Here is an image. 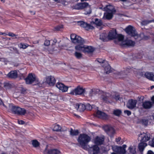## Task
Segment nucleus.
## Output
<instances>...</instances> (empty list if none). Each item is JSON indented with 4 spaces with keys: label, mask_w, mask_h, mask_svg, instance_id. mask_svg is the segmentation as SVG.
<instances>
[{
    "label": "nucleus",
    "mask_w": 154,
    "mask_h": 154,
    "mask_svg": "<svg viewBox=\"0 0 154 154\" xmlns=\"http://www.w3.org/2000/svg\"><path fill=\"white\" fill-rule=\"evenodd\" d=\"M74 55L78 59H80L82 57V54L81 53L78 52V51H76L75 52Z\"/></svg>",
    "instance_id": "nucleus-37"
},
{
    "label": "nucleus",
    "mask_w": 154,
    "mask_h": 154,
    "mask_svg": "<svg viewBox=\"0 0 154 154\" xmlns=\"http://www.w3.org/2000/svg\"><path fill=\"white\" fill-rule=\"evenodd\" d=\"M147 145L146 143L141 142L138 145V149L139 151L140 152H142L143 150L145 147Z\"/></svg>",
    "instance_id": "nucleus-32"
},
{
    "label": "nucleus",
    "mask_w": 154,
    "mask_h": 154,
    "mask_svg": "<svg viewBox=\"0 0 154 154\" xmlns=\"http://www.w3.org/2000/svg\"><path fill=\"white\" fill-rule=\"evenodd\" d=\"M56 86L62 92L66 91L68 88L67 86H65L63 84L60 82H58L56 84Z\"/></svg>",
    "instance_id": "nucleus-17"
},
{
    "label": "nucleus",
    "mask_w": 154,
    "mask_h": 154,
    "mask_svg": "<svg viewBox=\"0 0 154 154\" xmlns=\"http://www.w3.org/2000/svg\"><path fill=\"white\" fill-rule=\"evenodd\" d=\"M8 103H7L6 105H5V104L3 103L2 101L0 99V105H1L2 104L5 107V106H8L7 104Z\"/></svg>",
    "instance_id": "nucleus-56"
},
{
    "label": "nucleus",
    "mask_w": 154,
    "mask_h": 154,
    "mask_svg": "<svg viewBox=\"0 0 154 154\" xmlns=\"http://www.w3.org/2000/svg\"><path fill=\"white\" fill-rule=\"evenodd\" d=\"M107 35L105 33H102L100 35V39L103 41L105 42L106 41Z\"/></svg>",
    "instance_id": "nucleus-35"
},
{
    "label": "nucleus",
    "mask_w": 154,
    "mask_h": 154,
    "mask_svg": "<svg viewBox=\"0 0 154 154\" xmlns=\"http://www.w3.org/2000/svg\"><path fill=\"white\" fill-rule=\"evenodd\" d=\"M8 35L12 37H16L15 38H18L17 37L18 36L17 35L15 34L12 32H9L8 34H7Z\"/></svg>",
    "instance_id": "nucleus-45"
},
{
    "label": "nucleus",
    "mask_w": 154,
    "mask_h": 154,
    "mask_svg": "<svg viewBox=\"0 0 154 154\" xmlns=\"http://www.w3.org/2000/svg\"><path fill=\"white\" fill-rule=\"evenodd\" d=\"M94 23L95 24L98 26H100L102 24V22L100 20L97 19H95Z\"/></svg>",
    "instance_id": "nucleus-44"
},
{
    "label": "nucleus",
    "mask_w": 154,
    "mask_h": 154,
    "mask_svg": "<svg viewBox=\"0 0 154 154\" xmlns=\"http://www.w3.org/2000/svg\"><path fill=\"white\" fill-rule=\"evenodd\" d=\"M113 112L114 115L119 116L122 113V111L120 110L117 109L114 110Z\"/></svg>",
    "instance_id": "nucleus-39"
},
{
    "label": "nucleus",
    "mask_w": 154,
    "mask_h": 154,
    "mask_svg": "<svg viewBox=\"0 0 154 154\" xmlns=\"http://www.w3.org/2000/svg\"><path fill=\"white\" fill-rule=\"evenodd\" d=\"M97 61L99 63H101V65L102 66H104V65H105V62H107L105 60H103L101 59H98Z\"/></svg>",
    "instance_id": "nucleus-42"
},
{
    "label": "nucleus",
    "mask_w": 154,
    "mask_h": 154,
    "mask_svg": "<svg viewBox=\"0 0 154 154\" xmlns=\"http://www.w3.org/2000/svg\"><path fill=\"white\" fill-rule=\"evenodd\" d=\"M147 154H154V153L151 150H149L148 151Z\"/></svg>",
    "instance_id": "nucleus-57"
},
{
    "label": "nucleus",
    "mask_w": 154,
    "mask_h": 154,
    "mask_svg": "<svg viewBox=\"0 0 154 154\" xmlns=\"http://www.w3.org/2000/svg\"><path fill=\"white\" fill-rule=\"evenodd\" d=\"M102 9L107 12L115 13L116 11L114 7L111 5H106V7L102 8Z\"/></svg>",
    "instance_id": "nucleus-19"
},
{
    "label": "nucleus",
    "mask_w": 154,
    "mask_h": 154,
    "mask_svg": "<svg viewBox=\"0 0 154 154\" xmlns=\"http://www.w3.org/2000/svg\"><path fill=\"white\" fill-rule=\"evenodd\" d=\"M63 26L62 25H61L60 26H56L55 27V29L56 30L58 31L60 30L61 29L63 28Z\"/></svg>",
    "instance_id": "nucleus-51"
},
{
    "label": "nucleus",
    "mask_w": 154,
    "mask_h": 154,
    "mask_svg": "<svg viewBox=\"0 0 154 154\" xmlns=\"http://www.w3.org/2000/svg\"><path fill=\"white\" fill-rule=\"evenodd\" d=\"M85 106V109L88 110H91L92 108L91 106L89 104H87Z\"/></svg>",
    "instance_id": "nucleus-47"
},
{
    "label": "nucleus",
    "mask_w": 154,
    "mask_h": 154,
    "mask_svg": "<svg viewBox=\"0 0 154 154\" xmlns=\"http://www.w3.org/2000/svg\"><path fill=\"white\" fill-rule=\"evenodd\" d=\"M151 100L153 104H154V96L152 97L151 98Z\"/></svg>",
    "instance_id": "nucleus-59"
},
{
    "label": "nucleus",
    "mask_w": 154,
    "mask_h": 154,
    "mask_svg": "<svg viewBox=\"0 0 154 154\" xmlns=\"http://www.w3.org/2000/svg\"><path fill=\"white\" fill-rule=\"evenodd\" d=\"M55 50L54 48H49L47 50V51L49 53H51L52 52L54 51Z\"/></svg>",
    "instance_id": "nucleus-49"
},
{
    "label": "nucleus",
    "mask_w": 154,
    "mask_h": 154,
    "mask_svg": "<svg viewBox=\"0 0 154 154\" xmlns=\"http://www.w3.org/2000/svg\"><path fill=\"white\" fill-rule=\"evenodd\" d=\"M7 106H5L8 111H11L14 114L24 115L26 113V110L24 108H22L13 105L12 104H8Z\"/></svg>",
    "instance_id": "nucleus-2"
},
{
    "label": "nucleus",
    "mask_w": 154,
    "mask_h": 154,
    "mask_svg": "<svg viewBox=\"0 0 154 154\" xmlns=\"http://www.w3.org/2000/svg\"><path fill=\"white\" fill-rule=\"evenodd\" d=\"M25 79L26 83L28 85L31 84L36 81L35 76L33 75L32 73L29 74Z\"/></svg>",
    "instance_id": "nucleus-8"
},
{
    "label": "nucleus",
    "mask_w": 154,
    "mask_h": 154,
    "mask_svg": "<svg viewBox=\"0 0 154 154\" xmlns=\"http://www.w3.org/2000/svg\"><path fill=\"white\" fill-rule=\"evenodd\" d=\"M48 154H59L60 153V151L57 149H50L46 150Z\"/></svg>",
    "instance_id": "nucleus-28"
},
{
    "label": "nucleus",
    "mask_w": 154,
    "mask_h": 154,
    "mask_svg": "<svg viewBox=\"0 0 154 154\" xmlns=\"http://www.w3.org/2000/svg\"><path fill=\"white\" fill-rule=\"evenodd\" d=\"M81 10L86 9V10H88V11H87L85 13V14H89L91 13V9L90 6L87 2L80 3Z\"/></svg>",
    "instance_id": "nucleus-9"
},
{
    "label": "nucleus",
    "mask_w": 154,
    "mask_h": 154,
    "mask_svg": "<svg viewBox=\"0 0 154 154\" xmlns=\"http://www.w3.org/2000/svg\"><path fill=\"white\" fill-rule=\"evenodd\" d=\"M140 137L141 138L140 142L143 143H145L148 141L150 138L149 134L144 133L139 134V138Z\"/></svg>",
    "instance_id": "nucleus-10"
},
{
    "label": "nucleus",
    "mask_w": 154,
    "mask_h": 154,
    "mask_svg": "<svg viewBox=\"0 0 154 154\" xmlns=\"http://www.w3.org/2000/svg\"><path fill=\"white\" fill-rule=\"evenodd\" d=\"M77 36H79L76 35L75 34H72L71 35L70 38L71 41L72 42H73V40H74L76 39V37L77 38Z\"/></svg>",
    "instance_id": "nucleus-41"
},
{
    "label": "nucleus",
    "mask_w": 154,
    "mask_h": 154,
    "mask_svg": "<svg viewBox=\"0 0 154 154\" xmlns=\"http://www.w3.org/2000/svg\"><path fill=\"white\" fill-rule=\"evenodd\" d=\"M46 82L50 86H53L55 83L56 80L52 76H49L46 78Z\"/></svg>",
    "instance_id": "nucleus-15"
},
{
    "label": "nucleus",
    "mask_w": 154,
    "mask_h": 154,
    "mask_svg": "<svg viewBox=\"0 0 154 154\" xmlns=\"http://www.w3.org/2000/svg\"><path fill=\"white\" fill-rule=\"evenodd\" d=\"M122 148H124V149H125V148L126 147V146L125 145H123L122 147Z\"/></svg>",
    "instance_id": "nucleus-62"
},
{
    "label": "nucleus",
    "mask_w": 154,
    "mask_h": 154,
    "mask_svg": "<svg viewBox=\"0 0 154 154\" xmlns=\"http://www.w3.org/2000/svg\"><path fill=\"white\" fill-rule=\"evenodd\" d=\"M125 30L128 35L134 37L138 35L135 29L131 26L129 25L125 29Z\"/></svg>",
    "instance_id": "nucleus-5"
},
{
    "label": "nucleus",
    "mask_w": 154,
    "mask_h": 154,
    "mask_svg": "<svg viewBox=\"0 0 154 154\" xmlns=\"http://www.w3.org/2000/svg\"><path fill=\"white\" fill-rule=\"evenodd\" d=\"M104 140V136H97L94 139V142L97 145H101L103 144Z\"/></svg>",
    "instance_id": "nucleus-14"
},
{
    "label": "nucleus",
    "mask_w": 154,
    "mask_h": 154,
    "mask_svg": "<svg viewBox=\"0 0 154 154\" xmlns=\"http://www.w3.org/2000/svg\"><path fill=\"white\" fill-rule=\"evenodd\" d=\"M27 47V46L26 45H25L24 44H20V48H22L23 49H25Z\"/></svg>",
    "instance_id": "nucleus-52"
},
{
    "label": "nucleus",
    "mask_w": 154,
    "mask_h": 154,
    "mask_svg": "<svg viewBox=\"0 0 154 154\" xmlns=\"http://www.w3.org/2000/svg\"><path fill=\"white\" fill-rule=\"evenodd\" d=\"M18 123L19 124H24L25 122L24 121L21 120H18Z\"/></svg>",
    "instance_id": "nucleus-55"
},
{
    "label": "nucleus",
    "mask_w": 154,
    "mask_h": 154,
    "mask_svg": "<svg viewBox=\"0 0 154 154\" xmlns=\"http://www.w3.org/2000/svg\"><path fill=\"white\" fill-rule=\"evenodd\" d=\"M0 35H7V34H6L5 33H3V32H0Z\"/></svg>",
    "instance_id": "nucleus-61"
},
{
    "label": "nucleus",
    "mask_w": 154,
    "mask_h": 154,
    "mask_svg": "<svg viewBox=\"0 0 154 154\" xmlns=\"http://www.w3.org/2000/svg\"><path fill=\"white\" fill-rule=\"evenodd\" d=\"M104 68V72L106 74L109 73L111 72V67L107 62H106L104 66H103Z\"/></svg>",
    "instance_id": "nucleus-29"
},
{
    "label": "nucleus",
    "mask_w": 154,
    "mask_h": 154,
    "mask_svg": "<svg viewBox=\"0 0 154 154\" xmlns=\"http://www.w3.org/2000/svg\"><path fill=\"white\" fill-rule=\"evenodd\" d=\"M124 112L125 114H127V115L128 116H129L131 114V112L128 110H125L124 111Z\"/></svg>",
    "instance_id": "nucleus-54"
},
{
    "label": "nucleus",
    "mask_w": 154,
    "mask_h": 154,
    "mask_svg": "<svg viewBox=\"0 0 154 154\" xmlns=\"http://www.w3.org/2000/svg\"><path fill=\"white\" fill-rule=\"evenodd\" d=\"M99 152V148L96 145L90 147L88 149V152L89 154H97Z\"/></svg>",
    "instance_id": "nucleus-13"
},
{
    "label": "nucleus",
    "mask_w": 154,
    "mask_h": 154,
    "mask_svg": "<svg viewBox=\"0 0 154 154\" xmlns=\"http://www.w3.org/2000/svg\"><path fill=\"white\" fill-rule=\"evenodd\" d=\"M78 24L81 27H83L87 30L90 29H93L94 28L93 26L83 21H79L77 22Z\"/></svg>",
    "instance_id": "nucleus-11"
},
{
    "label": "nucleus",
    "mask_w": 154,
    "mask_h": 154,
    "mask_svg": "<svg viewBox=\"0 0 154 154\" xmlns=\"http://www.w3.org/2000/svg\"><path fill=\"white\" fill-rule=\"evenodd\" d=\"M145 76L147 79L154 81V75L150 72H146L144 75Z\"/></svg>",
    "instance_id": "nucleus-31"
},
{
    "label": "nucleus",
    "mask_w": 154,
    "mask_h": 154,
    "mask_svg": "<svg viewBox=\"0 0 154 154\" xmlns=\"http://www.w3.org/2000/svg\"><path fill=\"white\" fill-rule=\"evenodd\" d=\"M84 52L85 53L91 54L94 51V48L91 46L85 45Z\"/></svg>",
    "instance_id": "nucleus-21"
},
{
    "label": "nucleus",
    "mask_w": 154,
    "mask_h": 154,
    "mask_svg": "<svg viewBox=\"0 0 154 154\" xmlns=\"http://www.w3.org/2000/svg\"><path fill=\"white\" fill-rule=\"evenodd\" d=\"M20 90L21 91V93H23L26 92V89L22 87L20 88Z\"/></svg>",
    "instance_id": "nucleus-53"
},
{
    "label": "nucleus",
    "mask_w": 154,
    "mask_h": 154,
    "mask_svg": "<svg viewBox=\"0 0 154 154\" xmlns=\"http://www.w3.org/2000/svg\"><path fill=\"white\" fill-rule=\"evenodd\" d=\"M136 146H131L128 148V152L129 154H135Z\"/></svg>",
    "instance_id": "nucleus-33"
},
{
    "label": "nucleus",
    "mask_w": 154,
    "mask_h": 154,
    "mask_svg": "<svg viewBox=\"0 0 154 154\" xmlns=\"http://www.w3.org/2000/svg\"><path fill=\"white\" fill-rule=\"evenodd\" d=\"M106 133L110 137H112L115 133L114 129L111 126L106 125L103 127Z\"/></svg>",
    "instance_id": "nucleus-6"
},
{
    "label": "nucleus",
    "mask_w": 154,
    "mask_h": 154,
    "mask_svg": "<svg viewBox=\"0 0 154 154\" xmlns=\"http://www.w3.org/2000/svg\"><path fill=\"white\" fill-rule=\"evenodd\" d=\"M61 127L58 125H56L54 128V130L56 131H58L60 130Z\"/></svg>",
    "instance_id": "nucleus-43"
},
{
    "label": "nucleus",
    "mask_w": 154,
    "mask_h": 154,
    "mask_svg": "<svg viewBox=\"0 0 154 154\" xmlns=\"http://www.w3.org/2000/svg\"><path fill=\"white\" fill-rule=\"evenodd\" d=\"M114 13L110 12H106L104 14L103 19L110 20L112 19Z\"/></svg>",
    "instance_id": "nucleus-26"
},
{
    "label": "nucleus",
    "mask_w": 154,
    "mask_h": 154,
    "mask_svg": "<svg viewBox=\"0 0 154 154\" xmlns=\"http://www.w3.org/2000/svg\"><path fill=\"white\" fill-rule=\"evenodd\" d=\"M75 108L78 111L80 112L83 111L85 109V106L82 103L76 104Z\"/></svg>",
    "instance_id": "nucleus-25"
},
{
    "label": "nucleus",
    "mask_w": 154,
    "mask_h": 154,
    "mask_svg": "<svg viewBox=\"0 0 154 154\" xmlns=\"http://www.w3.org/2000/svg\"><path fill=\"white\" fill-rule=\"evenodd\" d=\"M53 42L54 44H55L57 42V40L56 39H54Z\"/></svg>",
    "instance_id": "nucleus-64"
},
{
    "label": "nucleus",
    "mask_w": 154,
    "mask_h": 154,
    "mask_svg": "<svg viewBox=\"0 0 154 154\" xmlns=\"http://www.w3.org/2000/svg\"><path fill=\"white\" fill-rule=\"evenodd\" d=\"M138 122L146 126L148 124V120L146 118H143L140 119Z\"/></svg>",
    "instance_id": "nucleus-34"
},
{
    "label": "nucleus",
    "mask_w": 154,
    "mask_h": 154,
    "mask_svg": "<svg viewBox=\"0 0 154 154\" xmlns=\"http://www.w3.org/2000/svg\"><path fill=\"white\" fill-rule=\"evenodd\" d=\"M153 104L152 102L146 101L143 103L142 106L144 109H149L152 107Z\"/></svg>",
    "instance_id": "nucleus-22"
},
{
    "label": "nucleus",
    "mask_w": 154,
    "mask_h": 154,
    "mask_svg": "<svg viewBox=\"0 0 154 154\" xmlns=\"http://www.w3.org/2000/svg\"><path fill=\"white\" fill-rule=\"evenodd\" d=\"M108 39L110 40L115 39V42L116 43H118L116 42V40H117L118 42H122L124 38L123 35L121 34H117L115 29H112L110 30L107 36Z\"/></svg>",
    "instance_id": "nucleus-3"
},
{
    "label": "nucleus",
    "mask_w": 154,
    "mask_h": 154,
    "mask_svg": "<svg viewBox=\"0 0 154 154\" xmlns=\"http://www.w3.org/2000/svg\"><path fill=\"white\" fill-rule=\"evenodd\" d=\"M76 39L74 40L73 43L75 44H83L85 43L84 39L80 36H77Z\"/></svg>",
    "instance_id": "nucleus-24"
},
{
    "label": "nucleus",
    "mask_w": 154,
    "mask_h": 154,
    "mask_svg": "<svg viewBox=\"0 0 154 154\" xmlns=\"http://www.w3.org/2000/svg\"><path fill=\"white\" fill-rule=\"evenodd\" d=\"M122 45L124 46H134L135 43L134 42L130 40H126L125 41L122 42Z\"/></svg>",
    "instance_id": "nucleus-20"
},
{
    "label": "nucleus",
    "mask_w": 154,
    "mask_h": 154,
    "mask_svg": "<svg viewBox=\"0 0 154 154\" xmlns=\"http://www.w3.org/2000/svg\"><path fill=\"white\" fill-rule=\"evenodd\" d=\"M85 90L82 87L78 86L75 88L70 94L74 95H81L83 94L85 92Z\"/></svg>",
    "instance_id": "nucleus-7"
},
{
    "label": "nucleus",
    "mask_w": 154,
    "mask_h": 154,
    "mask_svg": "<svg viewBox=\"0 0 154 154\" xmlns=\"http://www.w3.org/2000/svg\"><path fill=\"white\" fill-rule=\"evenodd\" d=\"M78 133L79 131L77 130H73L72 129H71L70 131V134L72 136L77 135L78 134Z\"/></svg>",
    "instance_id": "nucleus-40"
},
{
    "label": "nucleus",
    "mask_w": 154,
    "mask_h": 154,
    "mask_svg": "<svg viewBox=\"0 0 154 154\" xmlns=\"http://www.w3.org/2000/svg\"><path fill=\"white\" fill-rule=\"evenodd\" d=\"M152 22H154V19L152 20H144L141 22V24L142 25H146Z\"/></svg>",
    "instance_id": "nucleus-38"
},
{
    "label": "nucleus",
    "mask_w": 154,
    "mask_h": 154,
    "mask_svg": "<svg viewBox=\"0 0 154 154\" xmlns=\"http://www.w3.org/2000/svg\"><path fill=\"white\" fill-rule=\"evenodd\" d=\"M91 138L88 135L85 134H81L79 137L77 141L80 146L83 149L87 150L88 149L87 145L90 141Z\"/></svg>",
    "instance_id": "nucleus-1"
},
{
    "label": "nucleus",
    "mask_w": 154,
    "mask_h": 154,
    "mask_svg": "<svg viewBox=\"0 0 154 154\" xmlns=\"http://www.w3.org/2000/svg\"><path fill=\"white\" fill-rule=\"evenodd\" d=\"M100 99L105 103H110L111 100L114 98L116 100L119 99V97L118 95L115 96L114 97L109 94L107 93L103 92L102 94L100 97Z\"/></svg>",
    "instance_id": "nucleus-4"
},
{
    "label": "nucleus",
    "mask_w": 154,
    "mask_h": 154,
    "mask_svg": "<svg viewBox=\"0 0 154 154\" xmlns=\"http://www.w3.org/2000/svg\"><path fill=\"white\" fill-rule=\"evenodd\" d=\"M149 145L152 147H154V137L152 139V141L149 142Z\"/></svg>",
    "instance_id": "nucleus-50"
},
{
    "label": "nucleus",
    "mask_w": 154,
    "mask_h": 154,
    "mask_svg": "<svg viewBox=\"0 0 154 154\" xmlns=\"http://www.w3.org/2000/svg\"><path fill=\"white\" fill-rule=\"evenodd\" d=\"M75 46V49L77 51H82L84 52L85 45H83V44H79Z\"/></svg>",
    "instance_id": "nucleus-27"
},
{
    "label": "nucleus",
    "mask_w": 154,
    "mask_h": 154,
    "mask_svg": "<svg viewBox=\"0 0 154 154\" xmlns=\"http://www.w3.org/2000/svg\"><path fill=\"white\" fill-rule=\"evenodd\" d=\"M7 76L10 78L15 79L17 77V73L15 70L12 71L7 75Z\"/></svg>",
    "instance_id": "nucleus-23"
},
{
    "label": "nucleus",
    "mask_w": 154,
    "mask_h": 154,
    "mask_svg": "<svg viewBox=\"0 0 154 154\" xmlns=\"http://www.w3.org/2000/svg\"><path fill=\"white\" fill-rule=\"evenodd\" d=\"M57 96H58L57 95H52L51 97H52L54 98L55 99H57Z\"/></svg>",
    "instance_id": "nucleus-58"
},
{
    "label": "nucleus",
    "mask_w": 154,
    "mask_h": 154,
    "mask_svg": "<svg viewBox=\"0 0 154 154\" xmlns=\"http://www.w3.org/2000/svg\"><path fill=\"white\" fill-rule=\"evenodd\" d=\"M113 151L119 154H124L126 152L125 149L121 146H115L113 148Z\"/></svg>",
    "instance_id": "nucleus-16"
},
{
    "label": "nucleus",
    "mask_w": 154,
    "mask_h": 154,
    "mask_svg": "<svg viewBox=\"0 0 154 154\" xmlns=\"http://www.w3.org/2000/svg\"><path fill=\"white\" fill-rule=\"evenodd\" d=\"M137 103V100L130 99L128 100L126 104V106L129 109H132L136 107Z\"/></svg>",
    "instance_id": "nucleus-12"
},
{
    "label": "nucleus",
    "mask_w": 154,
    "mask_h": 154,
    "mask_svg": "<svg viewBox=\"0 0 154 154\" xmlns=\"http://www.w3.org/2000/svg\"><path fill=\"white\" fill-rule=\"evenodd\" d=\"M72 8L78 10H81V6L80 3H78L76 5H73L72 7Z\"/></svg>",
    "instance_id": "nucleus-36"
},
{
    "label": "nucleus",
    "mask_w": 154,
    "mask_h": 154,
    "mask_svg": "<svg viewBox=\"0 0 154 154\" xmlns=\"http://www.w3.org/2000/svg\"><path fill=\"white\" fill-rule=\"evenodd\" d=\"M149 38V37L147 36H144V38L145 39L147 40Z\"/></svg>",
    "instance_id": "nucleus-60"
},
{
    "label": "nucleus",
    "mask_w": 154,
    "mask_h": 154,
    "mask_svg": "<svg viewBox=\"0 0 154 154\" xmlns=\"http://www.w3.org/2000/svg\"><path fill=\"white\" fill-rule=\"evenodd\" d=\"M50 45V41L49 40H46L45 41L44 45L46 46H48Z\"/></svg>",
    "instance_id": "nucleus-48"
},
{
    "label": "nucleus",
    "mask_w": 154,
    "mask_h": 154,
    "mask_svg": "<svg viewBox=\"0 0 154 154\" xmlns=\"http://www.w3.org/2000/svg\"><path fill=\"white\" fill-rule=\"evenodd\" d=\"M116 142L119 144H122V142L121 141V138L120 137H119L118 138L116 139Z\"/></svg>",
    "instance_id": "nucleus-46"
},
{
    "label": "nucleus",
    "mask_w": 154,
    "mask_h": 154,
    "mask_svg": "<svg viewBox=\"0 0 154 154\" xmlns=\"http://www.w3.org/2000/svg\"><path fill=\"white\" fill-rule=\"evenodd\" d=\"M96 116L103 119H106L108 118V116L106 113L99 110L96 112Z\"/></svg>",
    "instance_id": "nucleus-18"
},
{
    "label": "nucleus",
    "mask_w": 154,
    "mask_h": 154,
    "mask_svg": "<svg viewBox=\"0 0 154 154\" xmlns=\"http://www.w3.org/2000/svg\"><path fill=\"white\" fill-rule=\"evenodd\" d=\"M31 142L33 147L37 148L40 146V143L36 140H31Z\"/></svg>",
    "instance_id": "nucleus-30"
},
{
    "label": "nucleus",
    "mask_w": 154,
    "mask_h": 154,
    "mask_svg": "<svg viewBox=\"0 0 154 154\" xmlns=\"http://www.w3.org/2000/svg\"><path fill=\"white\" fill-rule=\"evenodd\" d=\"M84 11H85V12H84V14H85V13H86V12H87V11L88 12V10H86V9H85Z\"/></svg>",
    "instance_id": "nucleus-63"
}]
</instances>
